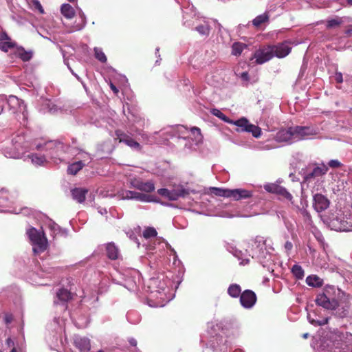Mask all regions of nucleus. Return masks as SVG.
<instances>
[{
    "label": "nucleus",
    "mask_w": 352,
    "mask_h": 352,
    "mask_svg": "<svg viewBox=\"0 0 352 352\" xmlns=\"http://www.w3.org/2000/svg\"><path fill=\"white\" fill-rule=\"evenodd\" d=\"M344 295L342 291L333 285H327L322 292L318 294L315 302L323 308L335 310L339 306V300Z\"/></svg>",
    "instance_id": "f257e3e1"
},
{
    "label": "nucleus",
    "mask_w": 352,
    "mask_h": 352,
    "mask_svg": "<svg viewBox=\"0 0 352 352\" xmlns=\"http://www.w3.org/2000/svg\"><path fill=\"white\" fill-rule=\"evenodd\" d=\"M36 149L46 152V157L57 158L65 151L63 143L56 140L44 141L36 143Z\"/></svg>",
    "instance_id": "f03ea898"
},
{
    "label": "nucleus",
    "mask_w": 352,
    "mask_h": 352,
    "mask_svg": "<svg viewBox=\"0 0 352 352\" xmlns=\"http://www.w3.org/2000/svg\"><path fill=\"white\" fill-rule=\"evenodd\" d=\"M210 191L214 195L232 198L235 201L250 198L252 196V192L246 189H226L219 188V187H210Z\"/></svg>",
    "instance_id": "7ed1b4c3"
},
{
    "label": "nucleus",
    "mask_w": 352,
    "mask_h": 352,
    "mask_svg": "<svg viewBox=\"0 0 352 352\" xmlns=\"http://www.w3.org/2000/svg\"><path fill=\"white\" fill-rule=\"evenodd\" d=\"M27 234L32 244V250L34 253L38 254L45 250L47 241L43 231L31 228L27 231Z\"/></svg>",
    "instance_id": "20e7f679"
},
{
    "label": "nucleus",
    "mask_w": 352,
    "mask_h": 352,
    "mask_svg": "<svg viewBox=\"0 0 352 352\" xmlns=\"http://www.w3.org/2000/svg\"><path fill=\"white\" fill-rule=\"evenodd\" d=\"M12 147L10 152H7L6 156L9 157H22L28 148V144L23 135H16L12 140Z\"/></svg>",
    "instance_id": "39448f33"
},
{
    "label": "nucleus",
    "mask_w": 352,
    "mask_h": 352,
    "mask_svg": "<svg viewBox=\"0 0 352 352\" xmlns=\"http://www.w3.org/2000/svg\"><path fill=\"white\" fill-rule=\"evenodd\" d=\"M252 258H258L263 266H265V260L271 256L263 239L255 240L252 245Z\"/></svg>",
    "instance_id": "423d86ee"
},
{
    "label": "nucleus",
    "mask_w": 352,
    "mask_h": 352,
    "mask_svg": "<svg viewBox=\"0 0 352 352\" xmlns=\"http://www.w3.org/2000/svg\"><path fill=\"white\" fill-rule=\"evenodd\" d=\"M127 182L129 183L131 187L140 190L141 192H152L155 190L153 182L148 181L144 182L139 177L133 175V174L128 175Z\"/></svg>",
    "instance_id": "0eeeda50"
},
{
    "label": "nucleus",
    "mask_w": 352,
    "mask_h": 352,
    "mask_svg": "<svg viewBox=\"0 0 352 352\" xmlns=\"http://www.w3.org/2000/svg\"><path fill=\"white\" fill-rule=\"evenodd\" d=\"M328 169L327 165L323 162L311 166L307 168L304 178L306 182H311V180L318 179L324 176V175H326Z\"/></svg>",
    "instance_id": "6e6552de"
},
{
    "label": "nucleus",
    "mask_w": 352,
    "mask_h": 352,
    "mask_svg": "<svg viewBox=\"0 0 352 352\" xmlns=\"http://www.w3.org/2000/svg\"><path fill=\"white\" fill-rule=\"evenodd\" d=\"M329 226L331 229L336 231H351L352 230V221L351 219H347L344 214L334 217L330 220Z\"/></svg>",
    "instance_id": "1a4fd4ad"
},
{
    "label": "nucleus",
    "mask_w": 352,
    "mask_h": 352,
    "mask_svg": "<svg viewBox=\"0 0 352 352\" xmlns=\"http://www.w3.org/2000/svg\"><path fill=\"white\" fill-rule=\"evenodd\" d=\"M294 129L296 142L311 138L319 133V129L314 126H294Z\"/></svg>",
    "instance_id": "9d476101"
},
{
    "label": "nucleus",
    "mask_w": 352,
    "mask_h": 352,
    "mask_svg": "<svg viewBox=\"0 0 352 352\" xmlns=\"http://www.w3.org/2000/svg\"><path fill=\"white\" fill-rule=\"evenodd\" d=\"M8 104L14 113H21L23 119L27 118L26 107L22 101L16 96H10L7 100Z\"/></svg>",
    "instance_id": "9b49d317"
},
{
    "label": "nucleus",
    "mask_w": 352,
    "mask_h": 352,
    "mask_svg": "<svg viewBox=\"0 0 352 352\" xmlns=\"http://www.w3.org/2000/svg\"><path fill=\"white\" fill-rule=\"evenodd\" d=\"M277 142H284L285 143H294L295 140V126H290L287 129L279 130L275 136Z\"/></svg>",
    "instance_id": "f8f14e48"
},
{
    "label": "nucleus",
    "mask_w": 352,
    "mask_h": 352,
    "mask_svg": "<svg viewBox=\"0 0 352 352\" xmlns=\"http://www.w3.org/2000/svg\"><path fill=\"white\" fill-rule=\"evenodd\" d=\"M274 56L273 46H268L262 50H256L254 54L256 62L258 64H263L270 60Z\"/></svg>",
    "instance_id": "ddd939ff"
},
{
    "label": "nucleus",
    "mask_w": 352,
    "mask_h": 352,
    "mask_svg": "<svg viewBox=\"0 0 352 352\" xmlns=\"http://www.w3.org/2000/svg\"><path fill=\"white\" fill-rule=\"evenodd\" d=\"M330 202L328 198L321 194L314 195V208L318 212L327 210L329 206Z\"/></svg>",
    "instance_id": "4468645a"
},
{
    "label": "nucleus",
    "mask_w": 352,
    "mask_h": 352,
    "mask_svg": "<svg viewBox=\"0 0 352 352\" xmlns=\"http://www.w3.org/2000/svg\"><path fill=\"white\" fill-rule=\"evenodd\" d=\"M256 301V296L254 292L250 290L244 291L240 296L241 305L245 308H251Z\"/></svg>",
    "instance_id": "2eb2a0df"
},
{
    "label": "nucleus",
    "mask_w": 352,
    "mask_h": 352,
    "mask_svg": "<svg viewBox=\"0 0 352 352\" xmlns=\"http://www.w3.org/2000/svg\"><path fill=\"white\" fill-rule=\"evenodd\" d=\"M151 288L155 289V291L152 292V294H159L160 298H164V295L166 294V289H168V286L165 280H161L159 278H153L150 280V286Z\"/></svg>",
    "instance_id": "dca6fc26"
},
{
    "label": "nucleus",
    "mask_w": 352,
    "mask_h": 352,
    "mask_svg": "<svg viewBox=\"0 0 352 352\" xmlns=\"http://www.w3.org/2000/svg\"><path fill=\"white\" fill-rule=\"evenodd\" d=\"M273 47L274 56L278 58H285L291 52V47L288 42H283V43L274 45Z\"/></svg>",
    "instance_id": "f3484780"
},
{
    "label": "nucleus",
    "mask_w": 352,
    "mask_h": 352,
    "mask_svg": "<svg viewBox=\"0 0 352 352\" xmlns=\"http://www.w3.org/2000/svg\"><path fill=\"white\" fill-rule=\"evenodd\" d=\"M116 134L119 138L120 142H122L123 143L126 144L127 146H130L133 149L141 150L142 146L140 144L133 140V138L129 137V135L126 134H124V133L116 132Z\"/></svg>",
    "instance_id": "a211bd4d"
},
{
    "label": "nucleus",
    "mask_w": 352,
    "mask_h": 352,
    "mask_svg": "<svg viewBox=\"0 0 352 352\" xmlns=\"http://www.w3.org/2000/svg\"><path fill=\"white\" fill-rule=\"evenodd\" d=\"M189 195L188 189L184 188L183 186L175 187L173 190H169V200L176 201L179 198L186 197Z\"/></svg>",
    "instance_id": "6ab92c4d"
},
{
    "label": "nucleus",
    "mask_w": 352,
    "mask_h": 352,
    "mask_svg": "<svg viewBox=\"0 0 352 352\" xmlns=\"http://www.w3.org/2000/svg\"><path fill=\"white\" fill-rule=\"evenodd\" d=\"M15 43L5 32H0V50L7 52L15 47Z\"/></svg>",
    "instance_id": "aec40b11"
},
{
    "label": "nucleus",
    "mask_w": 352,
    "mask_h": 352,
    "mask_svg": "<svg viewBox=\"0 0 352 352\" xmlns=\"http://www.w3.org/2000/svg\"><path fill=\"white\" fill-rule=\"evenodd\" d=\"M74 344L80 351L87 352L91 349L90 340L87 338L76 336L74 338Z\"/></svg>",
    "instance_id": "412c9836"
},
{
    "label": "nucleus",
    "mask_w": 352,
    "mask_h": 352,
    "mask_svg": "<svg viewBox=\"0 0 352 352\" xmlns=\"http://www.w3.org/2000/svg\"><path fill=\"white\" fill-rule=\"evenodd\" d=\"M72 294L67 289H60L56 293V299L54 303L66 302L67 300L72 299Z\"/></svg>",
    "instance_id": "4be33fe9"
},
{
    "label": "nucleus",
    "mask_w": 352,
    "mask_h": 352,
    "mask_svg": "<svg viewBox=\"0 0 352 352\" xmlns=\"http://www.w3.org/2000/svg\"><path fill=\"white\" fill-rule=\"evenodd\" d=\"M71 192L74 200L77 201L78 203H83L88 191L84 188H75L72 190Z\"/></svg>",
    "instance_id": "5701e85b"
},
{
    "label": "nucleus",
    "mask_w": 352,
    "mask_h": 352,
    "mask_svg": "<svg viewBox=\"0 0 352 352\" xmlns=\"http://www.w3.org/2000/svg\"><path fill=\"white\" fill-rule=\"evenodd\" d=\"M132 199L133 200L143 201L144 203H151V201H155L152 195L135 191H132Z\"/></svg>",
    "instance_id": "b1692460"
},
{
    "label": "nucleus",
    "mask_w": 352,
    "mask_h": 352,
    "mask_svg": "<svg viewBox=\"0 0 352 352\" xmlns=\"http://www.w3.org/2000/svg\"><path fill=\"white\" fill-rule=\"evenodd\" d=\"M106 253L107 257L111 259H116L119 258V250L114 243L107 244Z\"/></svg>",
    "instance_id": "393cba45"
},
{
    "label": "nucleus",
    "mask_w": 352,
    "mask_h": 352,
    "mask_svg": "<svg viewBox=\"0 0 352 352\" xmlns=\"http://www.w3.org/2000/svg\"><path fill=\"white\" fill-rule=\"evenodd\" d=\"M231 124H235L236 126H238V131H244L245 132H248L250 122L245 118H242L235 121L231 120Z\"/></svg>",
    "instance_id": "a878e982"
},
{
    "label": "nucleus",
    "mask_w": 352,
    "mask_h": 352,
    "mask_svg": "<svg viewBox=\"0 0 352 352\" xmlns=\"http://www.w3.org/2000/svg\"><path fill=\"white\" fill-rule=\"evenodd\" d=\"M28 157L32 160V163L34 165H44L45 163L47 162V155H38V154H32L28 155Z\"/></svg>",
    "instance_id": "bb28decb"
},
{
    "label": "nucleus",
    "mask_w": 352,
    "mask_h": 352,
    "mask_svg": "<svg viewBox=\"0 0 352 352\" xmlns=\"http://www.w3.org/2000/svg\"><path fill=\"white\" fill-rule=\"evenodd\" d=\"M60 11L65 17L71 19L75 15V10L69 3H64L60 8Z\"/></svg>",
    "instance_id": "cd10ccee"
},
{
    "label": "nucleus",
    "mask_w": 352,
    "mask_h": 352,
    "mask_svg": "<svg viewBox=\"0 0 352 352\" xmlns=\"http://www.w3.org/2000/svg\"><path fill=\"white\" fill-rule=\"evenodd\" d=\"M84 163L82 160H79L78 162H74L71 165H69L67 167V173L72 175H76L78 173L80 169H82L84 166Z\"/></svg>",
    "instance_id": "c85d7f7f"
},
{
    "label": "nucleus",
    "mask_w": 352,
    "mask_h": 352,
    "mask_svg": "<svg viewBox=\"0 0 352 352\" xmlns=\"http://www.w3.org/2000/svg\"><path fill=\"white\" fill-rule=\"evenodd\" d=\"M246 47V44L241 43V42H235L232 45V54L234 56L241 55L243 50H244Z\"/></svg>",
    "instance_id": "c756f323"
},
{
    "label": "nucleus",
    "mask_w": 352,
    "mask_h": 352,
    "mask_svg": "<svg viewBox=\"0 0 352 352\" xmlns=\"http://www.w3.org/2000/svg\"><path fill=\"white\" fill-rule=\"evenodd\" d=\"M306 283L309 286L320 287L322 285V280L320 279L316 275H312L307 277Z\"/></svg>",
    "instance_id": "7c9ffc66"
},
{
    "label": "nucleus",
    "mask_w": 352,
    "mask_h": 352,
    "mask_svg": "<svg viewBox=\"0 0 352 352\" xmlns=\"http://www.w3.org/2000/svg\"><path fill=\"white\" fill-rule=\"evenodd\" d=\"M241 292V288L240 285L234 283L229 286L228 289V293L231 297L236 298L240 296Z\"/></svg>",
    "instance_id": "2f4dec72"
},
{
    "label": "nucleus",
    "mask_w": 352,
    "mask_h": 352,
    "mask_svg": "<svg viewBox=\"0 0 352 352\" xmlns=\"http://www.w3.org/2000/svg\"><path fill=\"white\" fill-rule=\"evenodd\" d=\"M190 131L194 138L196 144L201 143V142L203 140V135H201L200 129L197 126H193L190 129Z\"/></svg>",
    "instance_id": "473e14b6"
},
{
    "label": "nucleus",
    "mask_w": 352,
    "mask_h": 352,
    "mask_svg": "<svg viewBox=\"0 0 352 352\" xmlns=\"http://www.w3.org/2000/svg\"><path fill=\"white\" fill-rule=\"evenodd\" d=\"M79 15L80 17V21L77 23L72 29L71 31H78L81 30V29L84 28L86 25V15L83 13V12H79Z\"/></svg>",
    "instance_id": "72a5a7b5"
},
{
    "label": "nucleus",
    "mask_w": 352,
    "mask_h": 352,
    "mask_svg": "<svg viewBox=\"0 0 352 352\" xmlns=\"http://www.w3.org/2000/svg\"><path fill=\"white\" fill-rule=\"evenodd\" d=\"M278 195H280L283 198L286 199V200H288L290 201V203L294 204V197L293 195L290 194L289 192H288L285 187L280 186L279 187V190Z\"/></svg>",
    "instance_id": "f704fd0d"
},
{
    "label": "nucleus",
    "mask_w": 352,
    "mask_h": 352,
    "mask_svg": "<svg viewBox=\"0 0 352 352\" xmlns=\"http://www.w3.org/2000/svg\"><path fill=\"white\" fill-rule=\"evenodd\" d=\"M9 197L8 192L6 190H1L0 192V206L6 207L9 206Z\"/></svg>",
    "instance_id": "c9c22d12"
},
{
    "label": "nucleus",
    "mask_w": 352,
    "mask_h": 352,
    "mask_svg": "<svg viewBox=\"0 0 352 352\" xmlns=\"http://www.w3.org/2000/svg\"><path fill=\"white\" fill-rule=\"evenodd\" d=\"M248 132L251 133L254 138H260L262 133L261 127L250 123L249 124Z\"/></svg>",
    "instance_id": "e433bc0d"
},
{
    "label": "nucleus",
    "mask_w": 352,
    "mask_h": 352,
    "mask_svg": "<svg viewBox=\"0 0 352 352\" xmlns=\"http://www.w3.org/2000/svg\"><path fill=\"white\" fill-rule=\"evenodd\" d=\"M210 111L213 116L218 117L219 119L222 120L224 122H229V124H231L232 120H230V119L228 118V116L224 115V113H222L221 111L216 109V108H213Z\"/></svg>",
    "instance_id": "4c0bfd02"
},
{
    "label": "nucleus",
    "mask_w": 352,
    "mask_h": 352,
    "mask_svg": "<svg viewBox=\"0 0 352 352\" xmlns=\"http://www.w3.org/2000/svg\"><path fill=\"white\" fill-rule=\"evenodd\" d=\"M280 185L278 184H264V188L266 192L276 193L278 195Z\"/></svg>",
    "instance_id": "58836bf2"
},
{
    "label": "nucleus",
    "mask_w": 352,
    "mask_h": 352,
    "mask_svg": "<svg viewBox=\"0 0 352 352\" xmlns=\"http://www.w3.org/2000/svg\"><path fill=\"white\" fill-rule=\"evenodd\" d=\"M157 234V231L155 228L148 227L144 228L143 232V236L144 239H151V237L156 236Z\"/></svg>",
    "instance_id": "ea45409f"
},
{
    "label": "nucleus",
    "mask_w": 352,
    "mask_h": 352,
    "mask_svg": "<svg viewBox=\"0 0 352 352\" xmlns=\"http://www.w3.org/2000/svg\"><path fill=\"white\" fill-rule=\"evenodd\" d=\"M269 19V16L267 14H263L258 15L256 18L254 19L252 21L253 25L255 26H259L263 23H265V21H267Z\"/></svg>",
    "instance_id": "a19ab883"
},
{
    "label": "nucleus",
    "mask_w": 352,
    "mask_h": 352,
    "mask_svg": "<svg viewBox=\"0 0 352 352\" xmlns=\"http://www.w3.org/2000/svg\"><path fill=\"white\" fill-rule=\"evenodd\" d=\"M292 272L295 277L302 278L304 276V271L301 266L295 264L292 269Z\"/></svg>",
    "instance_id": "79ce46f5"
},
{
    "label": "nucleus",
    "mask_w": 352,
    "mask_h": 352,
    "mask_svg": "<svg viewBox=\"0 0 352 352\" xmlns=\"http://www.w3.org/2000/svg\"><path fill=\"white\" fill-rule=\"evenodd\" d=\"M17 54L23 61L30 60V59L32 56V53L25 52L24 49H18Z\"/></svg>",
    "instance_id": "37998d69"
},
{
    "label": "nucleus",
    "mask_w": 352,
    "mask_h": 352,
    "mask_svg": "<svg viewBox=\"0 0 352 352\" xmlns=\"http://www.w3.org/2000/svg\"><path fill=\"white\" fill-rule=\"evenodd\" d=\"M94 52H95L96 58H97L99 61L106 62L107 56L105 55L104 53H103V52L101 49H99V47H95Z\"/></svg>",
    "instance_id": "c03bdc74"
},
{
    "label": "nucleus",
    "mask_w": 352,
    "mask_h": 352,
    "mask_svg": "<svg viewBox=\"0 0 352 352\" xmlns=\"http://www.w3.org/2000/svg\"><path fill=\"white\" fill-rule=\"evenodd\" d=\"M196 30L200 34H203L204 36H208L210 33V28L208 25H200L196 28Z\"/></svg>",
    "instance_id": "a18cd8bd"
},
{
    "label": "nucleus",
    "mask_w": 352,
    "mask_h": 352,
    "mask_svg": "<svg viewBox=\"0 0 352 352\" xmlns=\"http://www.w3.org/2000/svg\"><path fill=\"white\" fill-rule=\"evenodd\" d=\"M342 23V20L340 18H334L333 19L327 20V28H335V26L339 25Z\"/></svg>",
    "instance_id": "49530a36"
},
{
    "label": "nucleus",
    "mask_w": 352,
    "mask_h": 352,
    "mask_svg": "<svg viewBox=\"0 0 352 352\" xmlns=\"http://www.w3.org/2000/svg\"><path fill=\"white\" fill-rule=\"evenodd\" d=\"M307 318L309 319V322L314 325H324L327 324L328 318L323 319L322 321L315 320V319H311L310 315L307 316Z\"/></svg>",
    "instance_id": "de8ad7c7"
},
{
    "label": "nucleus",
    "mask_w": 352,
    "mask_h": 352,
    "mask_svg": "<svg viewBox=\"0 0 352 352\" xmlns=\"http://www.w3.org/2000/svg\"><path fill=\"white\" fill-rule=\"evenodd\" d=\"M157 193L163 197L168 198V199L170 200V190L161 188L157 190Z\"/></svg>",
    "instance_id": "09e8293b"
},
{
    "label": "nucleus",
    "mask_w": 352,
    "mask_h": 352,
    "mask_svg": "<svg viewBox=\"0 0 352 352\" xmlns=\"http://www.w3.org/2000/svg\"><path fill=\"white\" fill-rule=\"evenodd\" d=\"M32 6L34 7L35 9H37L39 10L41 13L44 12V10L40 3L38 0H32Z\"/></svg>",
    "instance_id": "8fccbe9b"
},
{
    "label": "nucleus",
    "mask_w": 352,
    "mask_h": 352,
    "mask_svg": "<svg viewBox=\"0 0 352 352\" xmlns=\"http://www.w3.org/2000/svg\"><path fill=\"white\" fill-rule=\"evenodd\" d=\"M328 165L331 168H339V166H340L342 164H341L340 162H339L338 160H331L328 162Z\"/></svg>",
    "instance_id": "3c124183"
},
{
    "label": "nucleus",
    "mask_w": 352,
    "mask_h": 352,
    "mask_svg": "<svg viewBox=\"0 0 352 352\" xmlns=\"http://www.w3.org/2000/svg\"><path fill=\"white\" fill-rule=\"evenodd\" d=\"M334 79L336 81V82L342 83L343 81L342 72H336L335 76H334Z\"/></svg>",
    "instance_id": "603ef678"
},
{
    "label": "nucleus",
    "mask_w": 352,
    "mask_h": 352,
    "mask_svg": "<svg viewBox=\"0 0 352 352\" xmlns=\"http://www.w3.org/2000/svg\"><path fill=\"white\" fill-rule=\"evenodd\" d=\"M6 102V99L5 96H0V113H1V112L3 111V109Z\"/></svg>",
    "instance_id": "864d4df0"
},
{
    "label": "nucleus",
    "mask_w": 352,
    "mask_h": 352,
    "mask_svg": "<svg viewBox=\"0 0 352 352\" xmlns=\"http://www.w3.org/2000/svg\"><path fill=\"white\" fill-rule=\"evenodd\" d=\"M122 199H133V191H125L122 192Z\"/></svg>",
    "instance_id": "5fc2aeb1"
},
{
    "label": "nucleus",
    "mask_w": 352,
    "mask_h": 352,
    "mask_svg": "<svg viewBox=\"0 0 352 352\" xmlns=\"http://www.w3.org/2000/svg\"><path fill=\"white\" fill-rule=\"evenodd\" d=\"M240 78L243 80L248 81L249 80L248 72H241V74H240Z\"/></svg>",
    "instance_id": "6e6d98bb"
},
{
    "label": "nucleus",
    "mask_w": 352,
    "mask_h": 352,
    "mask_svg": "<svg viewBox=\"0 0 352 352\" xmlns=\"http://www.w3.org/2000/svg\"><path fill=\"white\" fill-rule=\"evenodd\" d=\"M48 108H49V111L50 113H55L56 111H57V108L56 107V106L53 104H51V102H48L47 104Z\"/></svg>",
    "instance_id": "4d7b16f0"
},
{
    "label": "nucleus",
    "mask_w": 352,
    "mask_h": 352,
    "mask_svg": "<svg viewBox=\"0 0 352 352\" xmlns=\"http://www.w3.org/2000/svg\"><path fill=\"white\" fill-rule=\"evenodd\" d=\"M293 248V244L290 241H287L285 244V248L286 251H290Z\"/></svg>",
    "instance_id": "13d9d810"
},
{
    "label": "nucleus",
    "mask_w": 352,
    "mask_h": 352,
    "mask_svg": "<svg viewBox=\"0 0 352 352\" xmlns=\"http://www.w3.org/2000/svg\"><path fill=\"white\" fill-rule=\"evenodd\" d=\"M140 135H141V136L142 137L143 140H146L147 142H148L149 143H152V140H150L147 134H146V133L144 132H142V133H140Z\"/></svg>",
    "instance_id": "bf43d9fd"
},
{
    "label": "nucleus",
    "mask_w": 352,
    "mask_h": 352,
    "mask_svg": "<svg viewBox=\"0 0 352 352\" xmlns=\"http://www.w3.org/2000/svg\"><path fill=\"white\" fill-rule=\"evenodd\" d=\"M6 344L9 347H12L14 346V340H12V338H8L6 340Z\"/></svg>",
    "instance_id": "052dcab7"
},
{
    "label": "nucleus",
    "mask_w": 352,
    "mask_h": 352,
    "mask_svg": "<svg viewBox=\"0 0 352 352\" xmlns=\"http://www.w3.org/2000/svg\"><path fill=\"white\" fill-rule=\"evenodd\" d=\"M50 228L54 231H56L58 228H59L58 226L54 222L50 223Z\"/></svg>",
    "instance_id": "680f3d73"
},
{
    "label": "nucleus",
    "mask_w": 352,
    "mask_h": 352,
    "mask_svg": "<svg viewBox=\"0 0 352 352\" xmlns=\"http://www.w3.org/2000/svg\"><path fill=\"white\" fill-rule=\"evenodd\" d=\"M67 67H68V68H69V71L72 72V74L73 75H74V76L77 78V80H81V79H80V76H78V74H76V72H74V69H72L71 68V67L69 65V64H67Z\"/></svg>",
    "instance_id": "e2e57ef3"
},
{
    "label": "nucleus",
    "mask_w": 352,
    "mask_h": 352,
    "mask_svg": "<svg viewBox=\"0 0 352 352\" xmlns=\"http://www.w3.org/2000/svg\"><path fill=\"white\" fill-rule=\"evenodd\" d=\"M110 88L112 89L113 91H114L115 94H118V92H119L118 89L116 88V85H113V83H110Z\"/></svg>",
    "instance_id": "0e129e2a"
},
{
    "label": "nucleus",
    "mask_w": 352,
    "mask_h": 352,
    "mask_svg": "<svg viewBox=\"0 0 352 352\" xmlns=\"http://www.w3.org/2000/svg\"><path fill=\"white\" fill-rule=\"evenodd\" d=\"M129 342L131 346H137V341H136L135 338H131L129 340Z\"/></svg>",
    "instance_id": "69168bd1"
},
{
    "label": "nucleus",
    "mask_w": 352,
    "mask_h": 352,
    "mask_svg": "<svg viewBox=\"0 0 352 352\" xmlns=\"http://www.w3.org/2000/svg\"><path fill=\"white\" fill-rule=\"evenodd\" d=\"M232 254L235 256H237V258H240V254H241V252H239L238 250H234L233 252H232Z\"/></svg>",
    "instance_id": "338daca9"
},
{
    "label": "nucleus",
    "mask_w": 352,
    "mask_h": 352,
    "mask_svg": "<svg viewBox=\"0 0 352 352\" xmlns=\"http://www.w3.org/2000/svg\"><path fill=\"white\" fill-rule=\"evenodd\" d=\"M187 130L186 127L184 126H181L178 127V131L180 133H184V131Z\"/></svg>",
    "instance_id": "774afa93"
}]
</instances>
